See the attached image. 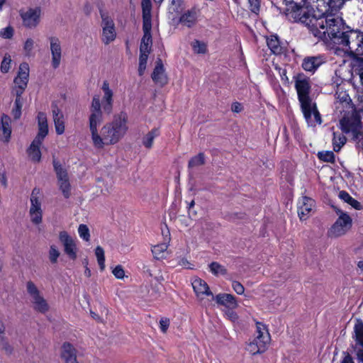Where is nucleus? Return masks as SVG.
Returning <instances> with one entry per match:
<instances>
[{
  "mask_svg": "<svg viewBox=\"0 0 363 363\" xmlns=\"http://www.w3.org/2000/svg\"><path fill=\"white\" fill-rule=\"evenodd\" d=\"M313 34L334 45V52L337 55L347 56L357 60L363 55V32L358 30L343 31V21L339 16L328 15L313 18Z\"/></svg>",
  "mask_w": 363,
  "mask_h": 363,
  "instance_id": "1",
  "label": "nucleus"
},
{
  "mask_svg": "<svg viewBox=\"0 0 363 363\" xmlns=\"http://www.w3.org/2000/svg\"><path fill=\"white\" fill-rule=\"evenodd\" d=\"M90 111L89 128L93 145L96 148L102 149L106 145L116 144L128 131V117L122 113L114 117L111 122L106 123L99 132V127L103 121V113L98 95L93 97Z\"/></svg>",
  "mask_w": 363,
  "mask_h": 363,
  "instance_id": "2",
  "label": "nucleus"
},
{
  "mask_svg": "<svg viewBox=\"0 0 363 363\" xmlns=\"http://www.w3.org/2000/svg\"><path fill=\"white\" fill-rule=\"evenodd\" d=\"M341 130L345 133H351L359 146L363 149V128L359 117L354 113L345 116L340 122Z\"/></svg>",
  "mask_w": 363,
  "mask_h": 363,
  "instance_id": "3",
  "label": "nucleus"
},
{
  "mask_svg": "<svg viewBox=\"0 0 363 363\" xmlns=\"http://www.w3.org/2000/svg\"><path fill=\"white\" fill-rule=\"evenodd\" d=\"M310 2L316 4L315 6L318 9L319 14H314L308 18V23L311 24V31L313 32V22L315 18H321L328 15L337 16L334 12L339 11L344 5L345 0H308Z\"/></svg>",
  "mask_w": 363,
  "mask_h": 363,
  "instance_id": "4",
  "label": "nucleus"
},
{
  "mask_svg": "<svg viewBox=\"0 0 363 363\" xmlns=\"http://www.w3.org/2000/svg\"><path fill=\"white\" fill-rule=\"evenodd\" d=\"M43 15L40 6H29L19 10L22 25L28 29L36 28L41 22Z\"/></svg>",
  "mask_w": 363,
  "mask_h": 363,
  "instance_id": "5",
  "label": "nucleus"
},
{
  "mask_svg": "<svg viewBox=\"0 0 363 363\" xmlns=\"http://www.w3.org/2000/svg\"><path fill=\"white\" fill-rule=\"evenodd\" d=\"M26 290L29 295L33 308L39 313H45L50 309L47 300L43 297L35 284L32 281L26 282Z\"/></svg>",
  "mask_w": 363,
  "mask_h": 363,
  "instance_id": "6",
  "label": "nucleus"
},
{
  "mask_svg": "<svg viewBox=\"0 0 363 363\" xmlns=\"http://www.w3.org/2000/svg\"><path fill=\"white\" fill-rule=\"evenodd\" d=\"M273 4L282 1L286 4V11L292 13L295 19H298L301 22H306L310 16L307 14L306 9L308 5L306 0H271Z\"/></svg>",
  "mask_w": 363,
  "mask_h": 363,
  "instance_id": "7",
  "label": "nucleus"
},
{
  "mask_svg": "<svg viewBox=\"0 0 363 363\" xmlns=\"http://www.w3.org/2000/svg\"><path fill=\"white\" fill-rule=\"evenodd\" d=\"M30 202L29 216L30 221L34 225H39L43 221V209L38 189L35 188L32 191Z\"/></svg>",
  "mask_w": 363,
  "mask_h": 363,
  "instance_id": "8",
  "label": "nucleus"
},
{
  "mask_svg": "<svg viewBox=\"0 0 363 363\" xmlns=\"http://www.w3.org/2000/svg\"><path fill=\"white\" fill-rule=\"evenodd\" d=\"M59 240L68 257L72 260L76 259L78 252L77 239L72 238L67 231L62 230L59 233Z\"/></svg>",
  "mask_w": 363,
  "mask_h": 363,
  "instance_id": "9",
  "label": "nucleus"
},
{
  "mask_svg": "<svg viewBox=\"0 0 363 363\" xmlns=\"http://www.w3.org/2000/svg\"><path fill=\"white\" fill-rule=\"evenodd\" d=\"M337 215L338 218L330 230V235L335 237L343 235L352 226V218L346 213L339 211Z\"/></svg>",
  "mask_w": 363,
  "mask_h": 363,
  "instance_id": "10",
  "label": "nucleus"
},
{
  "mask_svg": "<svg viewBox=\"0 0 363 363\" xmlns=\"http://www.w3.org/2000/svg\"><path fill=\"white\" fill-rule=\"evenodd\" d=\"M54 169L57 175L60 189L65 198L70 196V184L67 171L56 160L53 161Z\"/></svg>",
  "mask_w": 363,
  "mask_h": 363,
  "instance_id": "11",
  "label": "nucleus"
},
{
  "mask_svg": "<svg viewBox=\"0 0 363 363\" xmlns=\"http://www.w3.org/2000/svg\"><path fill=\"white\" fill-rule=\"evenodd\" d=\"M295 87L297 91L298 100L301 104L307 103V101L311 100L308 94L310 92L311 85L309 79L303 74H297L294 77Z\"/></svg>",
  "mask_w": 363,
  "mask_h": 363,
  "instance_id": "12",
  "label": "nucleus"
},
{
  "mask_svg": "<svg viewBox=\"0 0 363 363\" xmlns=\"http://www.w3.org/2000/svg\"><path fill=\"white\" fill-rule=\"evenodd\" d=\"M102 37L101 40L104 43L108 44L113 41L116 37V31L115 24L113 19L105 13H101Z\"/></svg>",
  "mask_w": 363,
  "mask_h": 363,
  "instance_id": "13",
  "label": "nucleus"
},
{
  "mask_svg": "<svg viewBox=\"0 0 363 363\" xmlns=\"http://www.w3.org/2000/svg\"><path fill=\"white\" fill-rule=\"evenodd\" d=\"M301 107L304 118L309 126H315L317 124L321 123L320 115L315 104L311 99L307 101L306 106L304 104H301Z\"/></svg>",
  "mask_w": 363,
  "mask_h": 363,
  "instance_id": "14",
  "label": "nucleus"
},
{
  "mask_svg": "<svg viewBox=\"0 0 363 363\" xmlns=\"http://www.w3.org/2000/svg\"><path fill=\"white\" fill-rule=\"evenodd\" d=\"M50 43V50L51 53V66L53 69H57L60 65L62 58V49L60 40L51 36L48 38Z\"/></svg>",
  "mask_w": 363,
  "mask_h": 363,
  "instance_id": "15",
  "label": "nucleus"
},
{
  "mask_svg": "<svg viewBox=\"0 0 363 363\" xmlns=\"http://www.w3.org/2000/svg\"><path fill=\"white\" fill-rule=\"evenodd\" d=\"M198 12L196 9H191L181 14L179 18L173 16L172 18V25L177 26L179 23L187 28L193 27L197 21Z\"/></svg>",
  "mask_w": 363,
  "mask_h": 363,
  "instance_id": "16",
  "label": "nucleus"
},
{
  "mask_svg": "<svg viewBox=\"0 0 363 363\" xmlns=\"http://www.w3.org/2000/svg\"><path fill=\"white\" fill-rule=\"evenodd\" d=\"M29 77V65L26 62H23L19 66V70L17 77L14 79V90H21L24 91L27 86Z\"/></svg>",
  "mask_w": 363,
  "mask_h": 363,
  "instance_id": "17",
  "label": "nucleus"
},
{
  "mask_svg": "<svg viewBox=\"0 0 363 363\" xmlns=\"http://www.w3.org/2000/svg\"><path fill=\"white\" fill-rule=\"evenodd\" d=\"M101 89L104 92L101 104L100 103L101 108L102 107L104 113L109 114L112 111L113 107V92L109 86L107 81L103 82Z\"/></svg>",
  "mask_w": 363,
  "mask_h": 363,
  "instance_id": "18",
  "label": "nucleus"
},
{
  "mask_svg": "<svg viewBox=\"0 0 363 363\" xmlns=\"http://www.w3.org/2000/svg\"><path fill=\"white\" fill-rule=\"evenodd\" d=\"M314 201L307 196L301 197L298 202V214L301 220H306L313 211Z\"/></svg>",
  "mask_w": 363,
  "mask_h": 363,
  "instance_id": "19",
  "label": "nucleus"
},
{
  "mask_svg": "<svg viewBox=\"0 0 363 363\" xmlns=\"http://www.w3.org/2000/svg\"><path fill=\"white\" fill-rule=\"evenodd\" d=\"M354 337L356 340L357 354L359 359L363 362V323L357 320L354 326Z\"/></svg>",
  "mask_w": 363,
  "mask_h": 363,
  "instance_id": "20",
  "label": "nucleus"
},
{
  "mask_svg": "<svg viewBox=\"0 0 363 363\" xmlns=\"http://www.w3.org/2000/svg\"><path fill=\"white\" fill-rule=\"evenodd\" d=\"M162 235L164 236V242L162 243L156 245L152 247V252L156 259H162L165 257L166 251L168 247V243L170 240V233L169 230L166 228L162 230Z\"/></svg>",
  "mask_w": 363,
  "mask_h": 363,
  "instance_id": "21",
  "label": "nucleus"
},
{
  "mask_svg": "<svg viewBox=\"0 0 363 363\" xmlns=\"http://www.w3.org/2000/svg\"><path fill=\"white\" fill-rule=\"evenodd\" d=\"M152 23H143V36L141 39L140 51L150 52L152 50Z\"/></svg>",
  "mask_w": 363,
  "mask_h": 363,
  "instance_id": "22",
  "label": "nucleus"
},
{
  "mask_svg": "<svg viewBox=\"0 0 363 363\" xmlns=\"http://www.w3.org/2000/svg\"><path fill=\"white\" fill-rule=\"evenodd\" d=\"M52 113L55 131L57 135H62L65 130L64 114L56 104L52 105Z\"/></svg>",
  "mask_w": 363,
  "mask_h": 363,
  "instance_id": "23",
  "label": "nucleus"
},
{
  "mask_svg": "<svg viewBox=\"0 0 363 363\" xmlns=\"http://www.w3.org/2000/svg\"><path fill=\"white\" fill-rule=\"evenodd\" d=\"M220 306H224L226 309H235L238 306V303L235 297L230 294H218L212 298Z\"/></svg>",
  "mask_w": 363,
  "mask_h": 363,
  "instance_id": "24",
  "label": "nucleus"
},
{
  "mask_svg": "<svg viewBox=\"0 0 363 363\" xmlns=\"http://www.w3.org/2000/svg\"><path fill=\"white\" fill-rule=\"evenodd\" d=\"M152 79L155 83L160 86H164L168 82V79L161 60H157L156 62V66L152 74Z\"/></svg>",
  "mask_w": 363,
  "mask_h": 363,
  "instance_id": "25",
  "label": "nucleus"
},
{
  "mask_svg": "<svg viewBox=\"0 0 363 363\" xmlns=\"http://www.w3.org/2000/svg\"><path fill=\"white\" fill-rule=\"evenodd\" d=\"M192 287L197 297L200 299L203 298L204 296H213L207 283L200 278H196L192 281Z\"/></svg>",
  "mask_w": 363,
  "mask_h": 363,
  "instance_id": "26",
  "label": "nucleus"
},
{
  "mask_svg": "<svg viewBox=\"0 0 363 363\" xmlns=\"http://www.w3.org/2000/svg\"><path fill=\"white\" fill-rule=\"evenodd\" d=\"M324 62L321 55L306 57L303 60L302 67L306 72H314Z\"/></svg>",
  "mask_w": 363,
  "mask_h": 363,
  "instance_id": "27",
  "label": "nucleus"
},
{
  "mask_svg": "<svg viewBox=\"0 0 363 363\" xmlns=\"http://www.w3.org/2000/svg\"><path fill=\"white\" fill-rule=\"evenodd\" d=\"M61 357L65 363H78L77 351L74 346L69 342H65L62 346Z\"/></svg>",
  "mask_w": 363,
  "mask_h": 363,
  "instance_id": "28",
  "label": "nucleus"
},
{
  "mask_svg": "<svg viewBox=\"0 0 363 363\" xmlns=\"http://www.w3.org/2000/svg\"><path fill=\"white\" fill-rule=\"evenodd\" d=\"M262 340L254 337L249 342L246 347V350L252 355L262 354L266 351L269 342H262Z\"/></svg>",
  "mask_w": 363,
  "mask_h": 363,
  "instance_id": "29",
  "label": "nucleus"
},
{
  "mask_svg": "<svg viewBox=\"0 0 363 363\" xmlns=\"http://www.w3.org/2000/svg\"><path fill=\"white\" fill-rule=\"evenodd\" d=\"M11 119L6 115H3L0 125V140L4 143H8L11 138Z\"/></svg>",
  "mask_w": 363,
  "mask_h": 363,
  "instance_id": "30",
  "label": "nucleus"
},
{
  "mask_svg": "<svg viewBox=\"0 0 363 363\" xmlns=\"http://www.w3.org/2000/svg\"><path fill=\"white\" fill-rule=\"evenodd\" d=\"M43 141V140L35 138L28 150V156L33 162H39L40 160L41 152L40 147Z\"/></svg>",
  "mask_w": 363,
  "mask_h": 363,
  "instance_id": "31",
  "label": "nucleus"
},
{
  "mask_svg": "<svg viewBox=\"0 0 363 363\" xmlns=\"http://www.w3.org/2000/svg\"><path fill=\"white\" fill-rule=\"evenodd\" d=\"M38 133L36 138L44 140L48 133V125L45 113L40 112L38 115Z\"/></svg>",
  "mask_w": 363,
  "mask_h": 363,
  "instance_id": "32",
  "label": "nucleus"
},
{
  "mask_svg": "<svg viewBox=\"0 0 363 363\" xmlns=\"http://www.w3.org/2000/svg\"><path fill=\"white\" fill-rule=\"evenodd\" d=\"M255 337L262 340L263 342H270L271 337L267 326L259 322H256Z\"/></svg>",
  "mask_w": 363,
  "mask_h": 363,
  "instance_id": "33",
  "label": "nucleus"
},
{
  "mask_svg": "<svg viewBox=\"0 0 363 363\" xmlns=\"http://www.w3.org/2000/svg\"><path fill=\"white\" fill-rule=\"evenodd\" d=\"M184 9L183 0H172L168 8L169 18L172 20L173 16H177Z\"/></svg>",
  "mask_w": 363,
  "mask_h": 363,
  "instance_id": "34",
  "label": "nucleus"
},
{
  "mask_svg": "<svg viewBox=\"0 0 363 363\" xmlns=\"http://www.w3.org/2000/svg\"><path fill=\"white\" fill-rule=\"evenodd\" d=\"M267 44L270 50L275 55L281 53L282 47L277 35H271L267 38Z\"/></svg>",
  "mask_w": 363,
  "mask_h": 363,
  "instance_id": "35",
  "label": "nucleus"
},
{
  "mask_svg": "<svg viewBox=\"0 0 363 363\" xmlns=\"http://www.w3.org/2000/svg\"><path fill=\"white\" fill-rule=\"evenodd\" d=\"M160 135L158 128H153L144 135L142 140L143 145L148 149H150L153 145V141L155 138Z\"/></svg>",
  "mask_w": 363,
  "mask_h": 363,
  "instance_id": "36",
  "label": "nucleus"
},
{
  "mask_svg": "<svg viewBox=\"0 0 363 363\" xmlns=\"http://www.w3.org/2000/svg\"><path fill=\"white\" fill-rule=\"evenodd\" d=\"M143 9V23H152L151 21V10L152 4L150 0H143L141 3Z\"/></svg>",
  "mask_w": 363,
  "mask_h": 363,
  "instance_id": "37",
  "label": "nucleus"
},
{
  "mask_svg": "<svg viewBox=\"0 0 363 363\" xmlns=\"http://www.w3.org/2000/svg\"><path fill=\"white\" fill-rule=\"evenodd\" d=\"M339 197L344 201L345 202L350 204L351 206H352L354 208L357 210H359L362 208L361 203L353 199L347 192L345 191H341L339 193Z\"/></svg>",
  "mask_w": 363,
  "mask_h": 363,
  "instance_id": "38",
  "label": "nucleus"
},
{
  "mask_svg": "<svg viewBox=\"0 0 363 363\" xmlns=\"http://www.w3.org/2000/svg\"><path fill=\"white\" fill-rule=\"evenodd\" d=\"M346 141L347 139L342 133H333V145L334 151L339 152Z\"/></svg>",
  "mask_w": 363,
  "mask_h": 363,
  "instance_id": "39",
  "label": "nucleus"
},
{
  "mask_svg": "<svg viewBox=\"0 0 363 363\" xmlns=\"http://www.w3.org/2000/svg\"><path fill=\"white\" fill-rule=\"evenodd\" d=\"M211 272L215 276L225 275L227 274L226 268L216 262H213L209 264Z\"/></svg>",
  "mask_w": 363,
  "mask_h": 363,
  "instance_id": "40",
  "label": "nucleus"
},
{
  "mask_svg": "<svg viewBox=\"0 0 363 363\" xmlns=\"http://www.w3.org/2000/svg\"><path fill=\"white\" fill-rule=\"evenodd\" d=\"M150 52L140 51L138 74L140 76L143 75L146 69L147 58Z\"/></svg>",
  "mask_w": 363,
  "mask_h": 363,
  "instance_id": "41",
  "label": "nucleus"
},
{
  "mask_svg": "<svg viewBox=\"0 0 363 363\" xmlns=\"http://www.w3.org/2000/svg\"><path fill=\"white\" fill-rule=\"evenodd\" d=\"M95 255L101 271H104L105 269V255L104 250L101 246H97L96 247Z\"/></svg>",
  "mask_w": 363,
  "mask_h": 363,
  "instance_id": "42",
  "label": "nucleus"
},
{
  "mask_svg": "<svg viewBox=\"0 0 363 363\" xmlns=\"http://www.w3.org/2000/svg\"><path fill=\"white\" fill-rule=\"evenodd\" d=\"M205 163V157L203 153H199L197 155L193 157L189 162V167L194 168Z\"/></svg>",
  "mask_w": 363,
  "mask_h": 363,
  "instance_id": "43",
  "label": "nucleus"
},
{
  "mask_svg": "<svg viewBox=\"0 0 363 363\" xmlns=\"http://www.w3.org/2000/svg\"><path fill=\"white\" fill-rule=\"evenodd\" d=\"M191 47L194 52L197 54H204L207 51L206 44L197 40L191 43Z\"/></svg>",
  "mask_w": 363,
  "mask_h": 363,
  "instance_id": "44",
  "label": "nucleus"
},
{
  "mask_svg": "<svg viewBox=\"0 0 363 363\" xmlns=\"http://www.w3.org/2000/svg\"><path fill=\"white\" fill-rule=\"evenodd\" d=\"M355 73L359 76L360 82L363 86V58H357L353 65Z\"/></svg>",
  "mask_w": 363,
  "mask_h": 363,
  "instance_id": "45",
  "label": "nucleus"
},
{
  "mask_svg": "<svg viewBox=\"0 0 363 363\" xmlns=\"http://www.w3.org/2000/svg\"><path fill=\"white\" fill-rule=\"evenodd\" d=\"M78 233L79 237L84 241L90 240L89 229L85 224H80L78 227Z\"/></svg>",
  "mask_w": 363,
  "mask_h": 363,
  "instance_id": "46",
  "label": "nucleus"
},
{
  "mask_svg": "<svg viewBox=\"0 0 363 363\" xmlns=\"http://www.w3.org/2000/svg\"><path fill=\"white\" fill-rule=\"evenodd\" d=\"M34 40L32 38H27L23 44V52L26 56L32 55V51L34 48Z\"/></svg>",
  "mask_w": 363,
  "mask_h": 363,
  "instance_id": "47",
  "label": "nucleus"
},
{
  "mask_svg": "<svg viewBox=\"0 0 363 363\" xmlns=\"http://www.w3.org/2000/svg\"><path fill=\"white\" fill-rule=\"evenodd\" d=\"M11 64V56L8 54H6L1 64L0 69L3 73H7L10 68Z\"/></svg>",
  "mask_w": 363,
  "mask_h": 363,
  "instance_id": "48",
  "label": "nucleus"
},
{
  "mask_svg": "<svg viewBox=\"0 0 363 363\" xmlns=\"http://www.w3.org/2000/svg\"><path fill=\"white\" fill-rule=\"evenodd\" d=\"M60 255V253L55 245H52L50 247L49 259L52 263L55 264L57 262Z\"/></svg>",
  "mask_w": 363,
  "mask_h": 363,
  "instance_id": "49",
  "label": "nucleus"
},
{
  "mask_svg": "<svg viewBox=\"0 0 363 363\" xmlns=\"http://www.w3.org/2000/svg\"><path fill=\"white\" fill-rule=\"evenodd\" d=\"M247 1L250 10L257 15L260 10V0H247Z\"/></svg>",
  "mask_w": 363,
  "mask_h": 363,
  "instance_id": "50",
  "label": "nucleus"
},
{
  "mask_svg": "<svg viewBox=\"0 0 363 363\" xmlns=\"http://www.w3.org/2000/svg\"><path fill=\"white\" fill-rule=\"evenodd\" d=\"M318 157L321 160L325 162H332L335 158L333 152L330 151L319 152Z\"/></svg>",
  "mask_w": 363,
  "mask_h": 363,
  "instance_id": "51",
  "label": "nucleus"
},
{
  "mask_svg": "<svg viewBox=\"0 0 363 363\" xmlns=\"http://www.w3.org/2000/svg\"><path fill=\"white\" fill-rule=\"evenodd\" d=\"M113 274L116 279H121L125 276V272L121 265H117L113 270Z\"/></svg>",
  "mask_w": 363,
  "mask_h": 363,
  "instance_id": "52",
  "label": "nucleus"
},
{
  "mask_svg": "<svg viewBox=\"0 0 363 363\" xmlns=\"http://www.w3.org/2000/svg\"><path fill=\"white\" fill-rule=\"evenodd\" d=\"M232 287L233 290L239 295H242L245 292V288L239 281H233L232 282Z\"/></svg>",
  "mask_w": 363,
  "mask_h": 363,
  "instance_id": "53",
  "label": "nucleus"
},
{
  "mask_svg": "<svg viewBox=\"0 0 363 363\" xmlns=\"http://www.w3.org/2000/svg\"><path fill=\"white\" fill-rule=\"evenodd\" d=\"M14 91L16 95V99L15 100L14 106L21 108L23 106V100L21 97V94H23V91H22L21 90H14Z\"/></svg>",
  "mask_w": 363,
  "mask_h": 363,
  "instance_id": "54",
  "label": "nucleus"
},
{
  "mask_svg": "<svg viewBox=\"0 0 363 363\" xmlns=\"http://www.w3.org/2000/svg\"><path fill=\"white\" fill-rule=\"evenodd\" d=\"M225 315L227 318L233 322H235L238 319V314L234 311V309L228 308L225 311Z\"/></svg>",
  "mask_w": 363,
  "mask_h": 363,
  "instance_id": "55",
  "label": "nucleus"
},
{
  "mask_svg": "<svg viewBox=\"0 0 363 363\" xmlns=\"http://www.w3.org/2000/svg\"><path fill=\"white\" fill-rule=\"evenodd\" d=\"M13 34V30L11 27H6L0 31V35L4 38H11Z\"/></svg>",
  "mask_w": 363,
  "mask_h": 363,
  "instance_id": "56",
  "label": "nucleus"
},
{
  "mask_svg": "<svg viewBox=\"0 0 363 363\" xmlns=\"http://www.w3.org/2000/svg\"><path fill=\"white\" fill-rule=\"evenodd\" d=\"M169 325V320L168 318H162L160 321V327L162 333H166Z\"/></svg>",
  "mask_w": 363,
  "mask_h": 363,
  "instance_id": "57",
  "label": "nucleus"
},
{
  "mask_svg": "<svg viewBox=\"0 0 363 363\" xmlns=\"http://www.w3.org/2000/svg\"><path fill=\"white\" fill-rule=\"evenodd\" d=\"M178 264L186 269H191V264L186 258H180L178 261Z\"/></svg>",
  "mask_w": 363,
  "mask_h": 363,
  "instance_id": "58",
  "label": "nucleus"
},
{
  "mask_svg": "<svg viewBox=\"0 0 363 363\" xmlns=\"http://www.w3.org/2000/svg\"><path fill=\"white\" fill-rule=\"evenodd\" d=\"M242 110L241 104L238 102H234L231 106V111L235 113H240Z\"/></svg>",
  "mask_w": 363,
  "mask_h": 363,
  "instance_id": "59",
  "label": "nucleus"
},
{
  "mask_svg": "<svg viewBox=\"0 0 363 363\" xmlns=\"http://www.w3.org/2000/svg\"><path fill=\"white\" fill-rule=\"evenodd\" d=\"M12 115L14 118L18 119L21 115V108L14 106V108L12 110Z\"/></svg>",
  "mask_w": 363,
  "mask_h": 363,
  "instance_id": "60",
  "label": "nucleus"
},
{
  "mask_svg": "<svg viewBox=\"0 0 363 363\" xmlns=\"http://www.w3.org/2000/svg\"><path fill=\"white\" fill-rule=\"evenodd\" d=\"M291 129L293 130L294 135H298V128L297 127V124L296 123V122L292 121L291 123Z\"/></svg>",
  "mask_w": 363,
  "mask_h": 363,
  "instance_id": "61",
  "label": "nucleus"
},
{
  "mask_svg": "<svg viewBox=\"0 0 363 363\" xmlns=\"http://www.w3.org/2000/svg\"><path fill=\"white\" fill-rule=\"evenodd\" d=\"M341 363H354L352 357L350 355H346L342 359Z\"/></svg>",
  "mask_w": 363,
  "mask_h": 363,
  "instance_id": "62",
  "label": "nucleus"
},
{
  "mask_svg": "<svg viewBox=\"0 0 363 363\" xmlns=\"http://www.w3.org/2000/svg\"><path fill=\"white\" fill-rule=\"evenodd\" d=\"M5 331V327L3 323L0 321V335H3Z\"/></svg>",
  "mask_w": 363,
  "mask_h": 363,
  "instance_id": "63",
  "label": "nucleus"
},
{
  "mask_svg": "<svg viewBox=\"0 0 363 363\" xmlns=\"http://www.w3.org/2000/svg\"><path fill=\"white\" fill-rule=\"evenodd\" d=\"M91 316L93 317V318H94V319H96L97 320H100V318H99V316L97 314H96L94 312H91Z\"/></svg>",
  "mask_w": 363,
  "mask_h": 363,
  "instance_id": "64",
  "label": "nucleus"
}]
</instances>
